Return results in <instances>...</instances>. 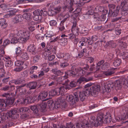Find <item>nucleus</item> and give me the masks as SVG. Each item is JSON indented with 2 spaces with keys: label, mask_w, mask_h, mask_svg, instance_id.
I'll list each match as a JSON object with an SVG mask.
<instances>
[{
  "label": "nucleus",
  "mask_w": 128,
  "mask_h": 128,
  "mask_svg": "<svg viewBox=\"0 0 128 128\" xmlns=\"http://www.w3.org/2000/svg\"><path fill=\"white\" fill-rule=\"evenodd\" d=\"M103 118V114H99L96 119L94 116H92L91 118L90 122L91 126H94L96 127L98 126L101 125L102 124V119Z\"/></svg>",
  "instance_id": "obj_1"
},
{
  "label": "nucleus",
  "mask_w": 128,
  "mask_h": 128,
  "mask_svg": "<svg viewBox=\"0 0 128 128\" xmlns=\"http://www.w3.org/2000/svg\"><path fill=\"white\" fill-rule=\"evenodd\" d=\"M28 109V108L26 107H22L19 109L15 108L9 111L8 113L10 117L12 118H15L16 114L17 112H24L27 111Z\"/></svg>",
  "instance_id": "obj_2"
},
{
  "label": "nucleus",
  "mask_w": 128,
  "mask_h": 128,
  "mask_svg": "<svg viewBox=\"0 0 128 128\" xmlns=\"http://www.w3.org/2000/svg\"><path fill=\"white\" fill-rule=\"evenodd\" d=\"M66 99L67 101L71 102V105H74L76 102H78L79 100L78 92L74 93V96L71 95L66 96Z\"/></svg>",
  "instance_id": "obj_3"
},
{
  "label": "nucleus",
  "mask_w": 128,
  "mask_h": 128,
  "mask_svg": "<svg viewBox=\"0 0 128 128\" xmlns=\"http://www.w3.org/2000/svg\"><path fill=\"white\" fill-rule=\"evenodd\" d=\"M100 86L98 85H94L90 88H87L90 89V94L92 96L95 97L96 96L100 90Z\"/></svg>",
  "instance_id": "obj_4"
},
{
  "label": "nucleus",
  "mask_w": 128,
  "mask_h": 128,
  "mask_svg": "<svg viewBox=\"0 0 128 128\" xmlns=\"http://www.w3.org/2000/svg\"><path fill=\"white\" fill-rule=\"evenodd\" d=\"M65 6L63 7V9L65 10L66 8L68 9L70 13L73 10L72 6L74 4L72 0H66L64 2Z\"/></svg>",
  "instance_id": "obj_5"
},
{
  "label": "nucleus",
  "mask_w": 128,
  "mask_h": 128,
  "mask_svg": "<svg viewBox=\"0 0 128 128\" xmlns=\"http://www.w3.org/2000/svg\"><path fill=\"white\" fill-rule=\"evenodd\" d=\"M127 1L124 0L121 2V6L122 7L121 14L123 16H126L128 14V6Z\"/></svg>",
  "instance_id": "obj_6"
},
{
  "label": "nucleus",
  "mask_w": 128,
  "mask_h": 128,
  "mask_svg": "<svg viewBox=\"0 0 128 128\" xmlns=\"http://www.w3.org/2000/svg\"><path fill=\"white\" fill-rule=\"evenodd\" d=\"M90 89L88 88H86L83 91L79 92V96L80 100L82 101H84L86 97L90 94Z\"/></svg>",
  "instance_id": "obj_7"
},
{
  "label": "nucleus",
  "mask_w": 128,
  "mask_h": 128,
  "mask_svg": "<svg viewBox=\"0 0 128 128\" xmlns=\"http://www.w3.org/2000/svg\"><path fill=\"white\" fill-rule=\"evenodd\" d=\"M102 84L104 85V88L106 92H109L111 91V89L112 88L114 85L113 82L111 81H109L105 83L102 82Z\"/></svg>",
  "instance_id": "obj_8"
},
{
  "label": "nucleus",
  "mask_w": 128,
  "mask_h": 128,
  "mask_svg": "<svg viewBox=\"0 0 128 128\" xmlns=\"http://www.w3.org/2000/svg\"><path fill=\"white\" fill-rule=\"evenodd\" d=\"M48 93L47 92L44 91L40 93L37 97L38 100L44 101L47 100L48 99V98L45 99L47 96Z\"/></svg>",
  "instance_id": "obj_9"
},
{
  "label": "nucleus",
  "mask_w": 128,
  "mask_h": 128,
  "mask_svg": "<svg viewBox=\"0 0 128 128\" xmlns=\"http://www.w3.org/2000/svg\"><path fill=\"white\" fill-rule=\"evenodd\" d=\"M88 44L89 49L93 50L96 48L98 44V43L97 42H93L92 37L91 40H90L88 42Z\"/></svg>",
  "instance_id": "obj_10"
},
{
  "label": "nucleus",
  "mask_w": 128,
  "mask_h": 128,
  "mask_svg": "<svg viewBox=\"0 0 128 128\" xmlns=\"http://www.w3.org/2000/svg\"><path fill=\"white\" fill-rule=\"evenodd\" d=\"M30 33L28 31H26L24 32L22 34V37L20 39L22 43L25 42L30 38Z\"/></svg>",
  "instance_id": "obj_11"
},
{
  "label": "nucleus",
  "mask_w": 128,
  "mask_h": 128,
  "mask_svg": "<svg viewBox=\"0 0 128 128\" xmlns=\"http://www.w3.org/2000/svg\"><path fill=\"white\" fill-rule=\"evenodd\" d=\"M120 7L119 6H117L116 9L113 12L112 10H109L108 15V16L110 17L112 16L113 17H115L118 15Z\"/></svg>",
  "instance_id": "obj_12"
},
{
  "label": "nucleus",
  "mask_w": 128,
  "mask_h": 128,
  "mask_svg": "<svg viewBox=\"0 0 128 128\" xmlns=\"http://www.w3.org/2000/svg\"><path fill=\"white\" fill-rule=\"evenodd\" d=\"M27 50L33 54H35L37 52L36 48L34 44H30L28 47Z\"/></svg>",
  "instance_id": "obj_13"
},
{
  "label": "nucleus",
  "mask_w": 128,
  "mask_h": 128,
  "mask_svg": "<svg viewBox=\"0 0 128 128\" xmlns=\"http://www.w3.org/2000/svg\"><path fill=\"white\" fill-rule=\"evenodd\" d=\"M95 11L97 12H102V13L104 12V14H106L108 10L104 9L103 6H97L95 8Z\"/></svg>",
  "instance_id": "obj_14"
},
{
  "label": "nucleus",
  "mask_w": 128,
  "mask_h": 128,
  "mask_svg": "<svg viewBox=\"0 0 128 128\" xmlns=\"http://www.w3.org/2000/svg\"><path fill=\"white\" fill-rule=\"evenodd\" d=\"M39 106L38 105H35L31 106L30 107V109L33 111L34 113L37 116H38L39 115Z\"/></svg>",
  "instance_id": "obj_15"
},
{
  "label": "nucleus",
  "mask_w": 128,
  "mask_h": 128,
  "mask_svg": "<svg viewBox=\"0 0 128 128\" xmlns=\"http://www.w3.org/2000/svg\"><path fill=\"white\" fill-rule=\"evenodd\" d=\"M92 80V77L88 78H87L85 77L81 76L78 80L77 82L79 83V84H81L82 82H88Z\"/></svg>",
  "instance_id": "obj_16"
},
{
  "label": "nucleus",
  "mask_w": 128,
  "mask_h": 128,
  "mask_svg": "<svg viewBox=\"0 0 128 128\" xmlns=\"http://www.w3.org/2000/svg\"><path fill=\"white\" fill-rule=\"evenodd\" d=\"M63 102V99L62 97L59 98H58L57 101L54 104V106L57 109L60 108L61 106V103Z\"/></svg>",
  "instance_id": "obj_17"
},
{
  "label": "nucleus",
  "mask_w": 128,
  "mask_h": 128,
  "mask_svg": "<svg viewBox=\"0 0 128 128\" xmlns=\"http://www.w3.org/2000/svg\"><path fill=\"white\" fill-rule=\"evenodd\" d=\"M102 124L104 123V124H106L109 123L110 122L111 120V116L109 115V116H106L104 118L103 116V118L102 119Z\"/></svg>",
  "instance_id": "obj_18"
},
{
  "label": "nucleus",
  "mask_w": 128,
  "mask_h": 128,
  "mask_svg": "<svg viewBox=\"0 0 128 128\" xmlns=\"http://www.w3.org/2000/svg\"><path fill=\"white\" fill-rule=\"evenodd\" d=\"M37 83L36 82H31L28 84L26 86L30 88V90L34 89L36 88Z\"/></svg>",
  "instance_id": "obj_19"
},
{
  "label": "nucleus",
  "mask_w": 128,
  "mask_h": 128,
  "mask_svg": "<svg viewBox=\"0 0 128 128\" xmlns=\"http://www.w3.org/2000/svg\"><path fill=\"white\" fill-rule=\"evenodd\" d=\"M14 98L10 97L6 100V106L8 105H12L14 103Z\"/></svg>",
  "instance_id": "obj_20"
},
{
  "label": "nucleus",
  "mask_w": 128,
  "mask_h": 128,
  "mask_svg": "<svg viewBox=\"0 0 128 128\" xmlns=\"http://www.w3.org/2000/svg\"><path fill=\"white\" fill-rule=\"evenodd\" d=\"M76 82L74 81H71L70 83L69 84H66V88L68 90L71 89L72 88L75 87L76 85Z\"/></svg>",
  "instance_id": "obj_21"
},
{
  "label": "nucleus",
  "mask_w": 128,
  "mask_h": 128,
  "mask_svg": "<svg viewBox=\"0 0 128 128\" xmlns=\"http://www.w3.org/2000/svg\"><path fill=\"white\" fill-rule=\"evenodd\" d=\"M66 85L62 86L60 87V88H57V89H58V93L62 95L63 93L65 92V90L68 89L66 88Z\"/></svg>",
  "instance_id": "obj_22"
},
{
  "label": "nucleus",
  "mask_w": 128,
  "mask_h": 128,
  "mask_svg": "<svg viewBox=\"0 0 128 128\" xmlns=\"http://www.w3.org/2000/svg\"><path fill=\"white\" fill-rule=\"evenodd\" d=\"M122 62L121 59L117 58L114 59L113 62L114 66L116 67H117L119 66Z\"/></svg>",
  "instance_id": "obj_23"
},
{
  "label": "nucleus",
  "mask_w": 128,
  "mask_h": 128,
  "mask_svg": "<svg viewBox=\"0 0 128 128\" xmlns=\"http://www.w3.org/2000/svg\"><path fill=\"white\" fill-rule=\"evenodd\" d=\"M122 87V84L121 81H118L115 84V89L118 91L121 90Z\"/></svg>",
  "instance_id": "obj_24"
},
{
  "label": "nucleus",
  "mask_w": 128,
  "mask_h": 128,
  "mask_svg": "<svg viewBox=\"0 0 128 128\" xmlns=\"http://www.w3.org/2000/svg\"><path fill=\"white\" fill-rule=\"evenodd\" d=\"M14 20L17 23L22 21L23 20L22 15L20 14L16 15L14 17Z\"/></svg>",
  "instance_id": "obj_25"
},
{
  "label": "nucleus",
  "mask_w": 128,
  "mask_h": 128,
  "mask_svg": "<svg viewBox=\"0 0 128 128\" xmlns=\"http://www.w3.org/2000/svg\"><path fill=\"white\" fill-rule=\"evenodd\" d=\"M23 19H25L28 20H29L32 18V14L30 13H26L22 15Z\"/></svg>",
  "instance_id": "obj_26"
},
{
  "label": "nucleus",
  "mask_w": 128,
  "mask_h": 128,
  "mask_svg": "<svg viewBox=\"0 0 128 128\" xmlns=\"http://www.w3.org/2000/svg\"><path fill=\"white\" fill-rule=\"evenodd\" d=\"M52 72L54 74L58 76L62 75L63 74V72L60 70L56 69H52Z\"/></svg>",
  "instance_id": "obj_27"
},
{
  "label": "nucleus",
  "mask_w": 128,
  "mask_h": 128,
  "mask_svg": "<svg viewBox=\"0 0 128 128\" xmlns=\"http://www.w3.org/2000/svg\"><path fill=\"white\" fill-rule=\"evenodd\" d=\"M40 107L41 111L43 112L46 111V104L45 102H42L40 103L39 106Z\"/></svg>",
  "instance_id": "obj_28"
},
{
  "label": "nucleus",
  "mask_w": 128,
  "mask_h": 128,
  "mask_svg": "<svg viewBox=\"0 0 128 128\" xmlns=\"http://www.w3.org/2000/svg\"><path fill=\"white\" fill-rule=\"evenodd\" d=\"M25 82L24 80H17L14 79L12 81V82L14 83L15 84H21L24 83Z\"/></svg>",
  "instance_id": "obj_29"
},
{
  "label": "nucleus",
  "mask_w": 128,
  "mask_h": 128,
  "mask_svg": "<svg viewBox=\"0 0 128 128\" xmlns=\"http://www.w3.org/2000/svg\"><path fill=\"white\" fill-rule=\"evenodd\" d=\"M6 100L0 99V110L2 108L6 106Z\"/></svg>",
  "instance_id": "obj_30"
},
{
  "label": "nucleus",
  "mask_w": 128,
  "mask_h": 128,
  "mask_svg": "<svg viewBox=\"0 0 128 128\" xmlns=\"http://www.w3.org/2000/svg\"><path fill=\"white\" fill-rule=\"evenodd\" d=\"M66 74H67L68 76H72V77H75L76 76L77 74H76L75 72L72 70H68L66 72Z\"/></svg>",
  "instance_id": "obj_31"
},
{
  "label": "nucleus",
  "mask_w": 128,
  "mask_h": 128,
  "mask_svg": "<svg viewBox=\"0 0 128 128\" xmlns=\"http://www.w3.org/2000/svg\"><path fill=\"white\" fill-rule=\"evenodd\" d=\"M58 89H57V88H56L50 91V94L53 96L56 95H60V94L58 92Z\"/></svg>",
  "instance_id": "obj_32"
},
{
  "label": "nucleus",
  "mask_w": 128,
  "mask_h": 128,
  "mask_svg": "<svg viewBox=\"0 0 128 128\" xmlns=\"http://www.w3.org/2000/svg\"><path fill=\"white\" fill-rule=\"evenodd\" d=\"M65 55L64 56V61L68 62L70 58L72 57L71 55L68 53H64Z\"/></svg>",
  "instance_id": "obj_33"
},
{
  "label": "nucleus",
  "mask_w": 128,
  "mask_h": 128,
  "mask_svg": "<svg viewBox=\"0 0 128 128\" xmlns=\"http://www.w3.org/2000/svg\"><path fill=\"white\" fill-rule=\"evenodd\" d=\"M5 59L7 60L6 61V63L5 65L7 67H10L12 66L13 65V62L11 60H8V58H10L9 57L7 58L5 57Z\"/></svg>",
  "instance_id": "obj_34"
},
{
  "label": "nucleus",
  "mask_w": 128,
  "mask_h": 128,
  "mask_svg": "<svg viewBox=\"0 0 128 128\" xmlns=\"http://www.w3.org/2000/svg\"><path fill=\"white\" fill-rule=\"evenodd\" d=\"M42 10H41L40 11L39 9H37L33 12V14L34 15H38L41 16L42 15Z\"/></svg>",
  "instance_id": "obj_35"
},
{
  "label": "nucleus",
  "mask_w": 128,
  "mask_h": 128,
  "mask_svg": "<svg viewBox=\"0 0 128 128\" xmlns=\"http://www.w3.org/2000/svg\"><path fill=\"white\" fill-rule=\"evenodd\" d=\"M20 56L22 59L23 60H26L28 59V56L26 52L21 53L20 54Z\"/></svg>",
  "instance_id": "obj_36"
},
{
  "label": "nucleus",
  "mask_w": 128,
  "mask_h": 128,
  "mask_svg": "<svg viewBox=\"0 0 128 128\" xmlns=\"http://www.w3.org/2000/svg\"><path fill=\"white\" fill-rule=\"evenodd\" d=\"M85 124L86 125H88V126H90V124H82L81 123H77L76 125V128H84V127Z\"/></svg>",
  "instance_id": "obj_37"
},
{
  "label": "nucleus",
  "mask_w": 128,
  "mask_h": 128,
  "mask_svg": "<svg viewBox=\"0 0 128 128\" xmlns=\"http://www.w3.org/2000/svg\"><path fill=\"white\" fill-rule=\"evenodd\" d=\"M47 50L44 53V55L45 56V54H46L47 52H48L50 54L51 53V51L50 50L52 48V46L50 44H47L46 46Z\"/></svg>",
  "instance_id": "obj_38"
},
{
  "label": "nucleus",
  "mask_w": 128,
  "mask_h": 128,
  "mask_svg": "<svg viewBox=\"0 0 128 128\" xmlns=\"http://www.w3.org/2000/svg\"><path fill=\"white\" fill-rule=\"evenodd\" d=\"M114 71H109L107 72H104L103 74L106 76H112L114 74Z\"/></svg>",
  "instance_id": "obj_39"
},
{
  "label": "nucleus",
  "mask_w": 128,
  "mask_h": 128,
  "mask_svg": "<svg viewBox=\"0 0 128 128\" xmlns=\"http://www.w3.org/2000/svg\"><path fill=\"white\" fill-rule=\"evenodd\" d=\"M80 32L81 34H84L87 33L88 32L87 28L84 27H81L80 28Z\"/></svg>",
  "instance_id": "obj_40"
},
{
  "label": "nucleus",
  "mask_w": 128,
  "mask_h": 128,
  "mask_svg": "<svg viewBox=\"0 0 128 128\" xmlns=\"http://www.w3.org/2000/svg\"><path fill=\"white\" fill-rule=\"evenodd\" d=\"M86 48H83V49L78 54L79 58H81L84 55V53L86 52Z\"/></svg>",
  "instance_id": "obj_41"
},
{
  "label": "nucleus",
  "mask_w": 128,
  "mask_h": 128,
  "mask_svg": "<svg viewBox=\"0 0 128 128\" xmlns=\"http://www.w3.org/2000/svg\"><path fill=\"white\" fill-rule=\"evenodd\" d=\"M104 60H102L100 61L97 64V65L101 67V68L102 69L104 68L105 64L104 63Z\"/></svg>",
  "instance_id": "obj_42"
},
{
  "label": "nucleus",
  "mask_w": 128,
  "mask_h": 128,
  "mask_svg": "<svg viewBox=\"0 0 128 128\" xmlns=\"http://www.w3.org/2000/svg\"><path fill=\"white\" fill-rule=\"evenodd\" d=\"M24 63V61L22 60H17L15 62V65L16 66L20 67Z\"/></svg>",
  "instance_id": "obj_43"
},
{
  "label": "nucleus",
  "mask_w": 128,
  "mask_h": 128,
  "mask_svg": "<svg viewBox=\"0 0 128 128\" xmlns=\"http://www.w3.org/2000/svg\"><path fill=\"white\" fill-rule=\"evenodd\" d=\"M70 16V14L69 13H67L64 16V19L62 21L66 22L68 20Z\"/></svg>",
  "instance_id": "obj_44"
},
{
  "label": "nucleus",
  "mask_w": 128,
  "mask_h": 128,
  "mask_svg": "<svg viewBox=\"0 0 128 128\" xmlns=\"http://www.w3.org/2000/svg\"><path fill=\"white\" fill-rule=\"evenodd\" d=\"M108 45H109V46L111 47L112 48H114L116 46V43L114 42L113 41H111L108 42Z\"/></svg>",
  "instance_id": "obj_45"
},
{
  "label": "nucleus",
  "mask_w": 128,
  "mask_h": 128,
  "mask_svg": "<svg viewBox=\"0 0 128 128\" xmlns=\"http://www.w3.org/2000/svg\"><path fill=\"white\" fill-rule=\"evenodd\" d=\"M6 72L4 69L2 68H0V77L2 78L4 77L6 74Z\"/></svg>",
  "instance_id": "obj_46"
},
{
  "label": "nucleus",
  "mask_w": 128,
  "mask_h": 128,
  "mask_svg": "<svg viewBox=\"0 0 128 128\" xmlns=\"http://www.w3.org/2000/svg\"><path fill=\"white\" fill-rule=\"evenodd\" d=\"M122 85L123 84L125 87L128 86V80L126 79L123 78L121 82Z\"/></svg>",
  "instance_id": "obj_47"
},
{
  "label": "nucleus",
  "mask_w": 128,
  "mask_h": 128,
  "mask_svg": "<svg viewBox=\"0 0 128 128\" xmlns=\"http://www.w3.org/2000/svg\"><path fill=\"white\" fill-rule=\"evenodd\" d=\"M40 56L38 55H36L33 57V61L34 63H36L38 61L40 58Z\"/></svg>",
  "instance_id": "obj_48"
},
{
  "label": "nucleus",
  "mask_w": 128,
  "mask_h": 128,
  "mask_svg": "<svg viewBox=\"0 0 128 128\" xmlns=\"http://www.w3.org/2000/svg\"><path fill=\"white\" fill-rule=\"evenodd\" d=\"M67 77L66 76H64L59 77L57 80V81L58 82H62L65 80H66Z\"/></svg>",
  "instance_id": "obj_49"
},
{
  "label": "nucleus",
  "mask_w": 128,
  "mask_h": 128,
  "mask_svg": "<svg viewBox=\"0 0 128 128\" xmlns=\"http://www.w3.org/2000/svg\"><path fill=\"white\" fill-rule=\"evenodd\" d=\"M19 38H17L16 37H13L11 39L10 43L11 44H16L18 42Z\"/></svg>",
  "instance_id": "obj_50"
},
{
  "label": "nucleus",
  "mask_w": 128,
  "mask_h": 128,
  "mask_svg": "<svg viewBox=\"0 0 128 128\" xmlns=\"http://www.w3.org/2000/svg\"><path fill=\"white\" fill-rule=\"evenodd\" d=\"M122 54L123 59H125L128 58V51H125Z\"/></svg>",
  "instance_id": "obj_51"
},
{
  "label": "nucleus",
  "mask_w": 128,
  "mask_h": 128,
  "mask_svg": "<svg viewBox=\"0 0 128 128\" xmlns=\"http://www.w3.org/2000/svg\"><path fill=\"white\" fill-rule=\"evenodd\" d=\"M53 33L52 31L48 32L46 34H44L45 38L47 39V37L50 38L52 36Z\"/></svg>",
  "instance_id": "obj_52"
},
{
  "label": "nucleus",
  "mask_w": 128,
  "mask_h": 128,
  "mask_svg": "<svg viewBox=\"0 0 128 128\" xmlns=\"http://www.w3.org/2000/svg\"><path fill=\"white\" fill-rule=\"evenodd\" d=\"M64 128H76L74 125L71 123H67L66 126Z\"/></svg>",
  "instance_id": "obj_53"
},
{
  "label": "nucleus",
  "mask_w": 128,
  "mask_h": 128,
  "mask_svg": "<svg viewBox=\"0 0 128 128\" xmlns=\"http://www.w3.org/2000/svg\"><path fill=\"white\" fill-rule=\"evenodd\" d=\"M67 62L64 61V62L61 63L60 64V67L64 68L69 66V64L67 63Z\"/></svg>",
  "instance_id": "obj_54"
},
{
  "label": "nucleus",
  "mask_w": 128,
  "mask_h": 128,
  "mask_svg": "<svg viewBox=\"0 0 128 128\" xmlns=\"http://www.w3.org/2000/svg\"><path fill=\"white\" fill-rule=\"evenodd\" d=\"M11 94H13L11 93L10 94L8 92L2 94V97H6V98H8L10 96Z\"/></svg>",
  "instance_id": "obj_55"
},
{
  "label": "nucleus",
  "mask_w": 128,
  "mask_h": 128,
  "mask_svg": "<svg viewBox=\"0 0 128 128\" xmlns=\"http://www.w3.org/2000/svg\"><path fill=\"white\" fill-rule=\"evenodd\" d=\"M15 15V14L14 13V12L12 11V10L10 11L9 12V13L6 14L5 16V18H7L9 17H11L13 16H14Z\"/></svg>",
  "instance_id": "obj_56"
},
{
  "label": "nucleus",
  "mask_w": 128,
  "mask_h": 128,
  "mask_svg": "<svg viewBox=\"0 0 128 128\" xmlns=\"http://www.w3.org/2000/svg\"><path fill=\"white\" fill-rule=\"evenodd\" d=\"M50 26H55L57 25V23L56 20H53L50 21Z\"/></svg>",
  "instance_id": "obj_57"
},
{
  "label": "nucleus",
  "mask_w": 128,
  "mask_h": 128,
  "mask_svg": "<svg viewBox=\"0 0 128 128\" xmlns=\"http://www.w3.org/2000/svg\"><path fill=\"white\" fill-rule=\"evenodd\" d=\"M23 33V31L22 30H19L16 34V36L20 39L22 36V34Z\"/></svg>",
  "instance_id": "obj_58"
},
{
  "label": "nucleus",
  "mask_w": 128,
  "mask_h": 128,
  "mask_svg": "<svg viewBox=\"0 0 128 128\" xmlns=\"http://www.w3.org/2000/svg\"><path fill=\"white\" fill-rule=\"evenodd\" d=\"M36 37L37 38L40 39V40H43L44 38H46L44 34L43 36H42L40 34H38L36 35Z\"/></svg>",
  "instance_id": "obj_59"
},
{
  "label": "nucleus",
  "mask_w": 128,
  "mask_h": 128,
  "mask_svg": "<svg viewBox=\"0 0 128 128\" xmlns=\"http://www.w3.org/2000/svg\"><path fill=\"white\" fill-rule=\"evenodd\" d=\"M127 118L128 119V115L126 116L124 118H121L118 117H117L116 118V119L117 121H119L120 120H126Z\"/></svg>",
  "instance_id": "obj_60"
},
{
  "label": "nucleus",
  "mask_w": 128,
  "mask_h": 128,
  "mask_svg": "<svg viewBox=\"0 0 128 128\" xmlns=\"http://www.w3.org/2000/svg\"><path fill=\"white\" fill-rule=\"evenodd\" d=\"M28 28L30 31L33 32L34 30L37 28V26H28Z\"/></svg>",
  "instance_id": "obj_61"
},
{
  "label": "nucleus",
  "mask_w": 128,
  "mask_h": 128,
  "mask_svg": "<svg viewBox=\"0 0 128 128\" xmlns=\"http://www.w3.org/2000/svg\"><path fill=\"white\" fill-rule=\"evenodd\" d=\"M30 98V97H28L26 98L25 99H24L23 100L24 102H22V104H25L26 103L29 102L31 101Z\"/></svg>",
  "instance_id": "obj_62"
},
{
  "label": "nucleus",
  "mask_w": 128,
  "mask_h": 128,
  "mask_svg": "<svg viewBox=\"0 0 128 128\" xmlns=\"http://www.w3.org/2000/svg\"><path fill=\"white\" fill-rule=\"evenodd\" d=\"M80 28H78V27L74 28H73L72 30V31L73 32L76 33L77 34H78V32H80Z\"/></svg>",
  "instance_id": "obj_63"
},
{
  "label": "nucleus",
  "mask_w": 128,
  "mask_h": 128,
  "mask_svg": "<svg viewBox=\"0 0 128 128\" xmlns=\"http://www.w3.org/2000/svg\"><path fill=\"white\" fill-rule=\"evenodd\" d=\"M22 49L20 47L16 48V53L17 56L18 55L20 54L21 53Z\"/></svg>",
  "instance_id": "obj_64"
}]
</instances>
